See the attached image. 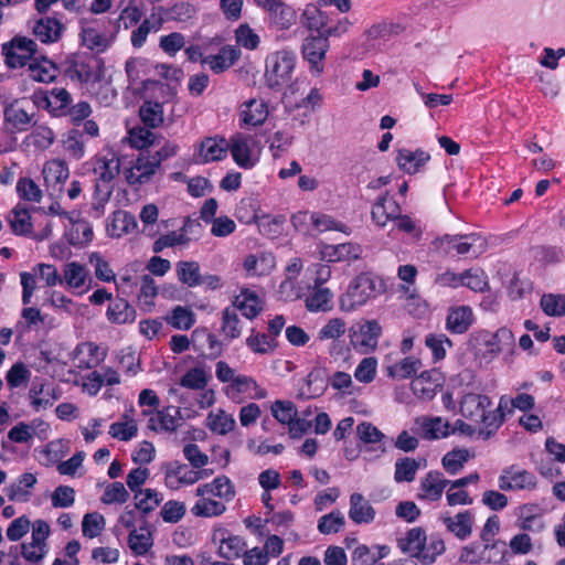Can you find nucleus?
<instances>
[{"label":"nucleus","instance_id":"obj_1","mask_svg":"<svg viewBox=\"0 0 565 565\" xmlns=\"http://www.w3.org/2000/svg\"><path fill=\"white\" fill-rule=\"evenodd\" d=\"M492 406L491 398L486 394L467 392L459 402L460 414L470 422L481 424L478 430V438L488 440L493 437L500 428L501 417L490 414Z\"/></svg>","mask_w":565,"mask_h":565},{"label":"nucleus","instance_id":"obj_2","mask_svg":"<svg viewBox=\"0 0 565 565\" xmlns=\"http://www.w3.org/2000/svg\"><path fill=\"white\" fill-rule=\"evenodd\" d=\"M385 286L381 279L371 274H360L349 285L340 298V309L351 312L364 306L377 295L384 292Z\"/></svg>","mask_w":565,"mask_h":565},{"label":"nucleus","instance_id":"obj_3","mask_svg":"<svg viewBox=\"0 0 565 565\" xmlns=\"http://www.w3.org/2000/svg\"><path fill=\"white\" fill-rule=\"evenodd\" d=\"M296 66V54L280 50L270 53L265 61V83L270 89L279 90L288 85Z\"/></svg>","mask_w":565,"mask_h":565},{"label":"nucleus","instance_id":"obj_4","mask_svg":"<svg viewBox=\"0 0 565 565\" xmlns=\"http://www.w3.org/2000/svg\"><path fill=\"white\" fill-rule=\"evenodd\" d=\"M66 76L78 83H96L104 76L103 60L93 54H74L64 63Z\"/></svg>","mask_w":565,"mask_h":565},{"label":"nucleus","instance_id":"obj_5","mask_svg":"<svg viewBox=\"0 0 565 565\" xmlns=\"http://www.w3.org/2000/svg\"><path fill=\"white\" fill-rule=\"evenodd\" d=\"M437 247L448 255H468L477 258L487 250V239L478 233L445 235L437 241Z\"/></svg>","mask_w":565,"mask_h":565},{"label":"nucleus","instance_id":"obj_6","mask_svg":"<svg viewBox=\"0 0 565 565\" xmlns=\"http://www.w3.org/2000/svg\"><path fill=\"white\" fill-rule=\"evenodd\" d=\"M3 107V121L11 130L25 131L35 115L34 107L25 98L9 99L0 95Z\"/></svg>","mask_w":565,"mask_h":565},{"label":"nucleus","instance_id":"obj_7","mask_svg":"<svg viewBox=\"0 0 565 565\" xmlns=\"http://www.w3.org/2000/svg\"><path fill=\"white\" fill-rule=\"evenodd\" d=\"M477 340L480 347L483 348L482 354L487 361H492L500 353H514V335L513 332L505 327L498 329L495 332L481 331L479 332Z\"/></svg>","mask_w":565,"mask_h":565},{"label":"nucleus","instance_id":"obj_8","mask_svg":"<svg viewBox=\"0 0 565 565\" xmlns=\"http://www.w3.org/2000/svg\"><path fill=\"white\" fill-rule=\"evenodd\" d=\"M382 328L376 320H365L349 330L350 343L361 354H369L377 347Z\"/></svg>","mask_w":565,"mask_h":565},{"label":"nucleus","instance_id":"obj_9","mask_svg":"<svg viewBox=\"0 0 565 565\" xmlns=\"http://www.w3.org/2000/svg\"><path fill=\"white\" fill-rule=\"evenodd\" d=\"M51 529L46 521L35 520L32 524L31 541L21 545V554L29 563L41 562L49 552L47 539Z\"/></svg>","mask_w":565,"mask_h":565},{"label":"nucleus","instance_id":"obj_10","mask_svg":"<svg viewBox=\"0 0 565 565\" xmlns=\"http://www.w3.org/2000/svg\"><path fill=\"white\" fill-rule=\"evenodd\" d=\"M329 50V41L323 35H309L301 45V53L305 61L309 63L312 75L320 76L324 70V57Z\"/></svg>","mask_w":565,"mask_h":565},{"label":"nucleus","instance_id":"obj_11","mask_svg":"<svg viewBox=\"0 0 565 565\" xmlns=\"http://www.w3.org/2000/svg\"><path fill=\"white\" fill-rule=\"evenodd\" d=\"M160 168L149 151L140 152L130 166L124 169L125 179L128 184L137 185L148 183Z\"/></svg>","mask_w":565,"mask_h":565},{"label":"nucleus","instance_id":"obj_12","mask_svg":"<svg viewBox=\"0 0 565 565\" xmlns=\"http://www.w3.org/2000/svg\"><path fill=\"white\" fill-rule=\"evenodd\" d=\"M164 483L171 490H178L184 486H191L205 477V471L189 469L184 463L172 461L162 466Z\"/></svg>","mask_w":565,"mask_h":565},{"label":"nucleus","instance_id":"obj_13","mask_svg":"<svg viewBox=\"0 0 565 565\" xmlns=\"http://www.w3.org/2000/svg\"><path fill=\"white\" fill-rule=\"evenodd\" d=\"M228 148L230 143L223 137H205L196 145L193 159L200 164L221 161L226 158Z\"/></svg>","mask_w":565,"mask_h":565},{"label":"nucleus","instance_id":"obj_14","mask_svg":"<svg viewBox=\"0 0 565 565\" xmlns=\"http://www.w3.org/2000/svg\"><path fill=\"white\" fill-rule=\"evenodd\" d=\"M35 51V42L28 38H14L9 45H3L6 63L10 68L28 66Z\"/></svg>","mask_w":565,"mask_h":565},{"label":"nucleus","instance_id":"obj_15","mask_svg":"<svg viewBox=\"0 0 565 565\" xmlns=\"http://www.w3.org/2000/svg\"><path fill=\"white\" fill-rule=\"evenodd\" d=\"M498 482L502 491L533 490L536 477L527 470L511 466L502 470Z\"/></svg>","mask_w":565,"mask_h":565},{"label":"nucleus","instance_id":"obj_16","mask_svg":"<svg viewBox=\"0 0 565 565\" xmlns=\"http://www.w3.org/2000/svg\"><path fill=\"white\" fill-rule=\"evenodd\" d=\"M142 415H151L148 427L154 431H175L182 422L181 411L177 406H167L154 414L143 411Z\"/></svg>","mask_w":565,"mask_h":565},{"label":"nucleus","instance_id":"obj_17","mask_svg":"<svg viewBox=\"0 0 565 565\" xmlns=\"http://www.w3.org/2000/svg\"><path fill=\"white\" fill-rule=\"evenodd\" d=\"M269 115L268 105L264 99L252 98L239 106L238 117L241 126H262Z\"/></svg>","mask_w":565,"mask_h":565},{"label":"nucleus","instance_id":"obj_18","mask_svg":"<svg viewBox=\"0 0 565 565\" xmlns=\"http://www.w3.org/2000/svg\"><path fill=\"white\" fill-rule=\"evenodd\" d=\"M426 534L420 527L409 530L406 536L398 542V546L404 553L422 559L424 564H431L434 556H429L428 551H424Z\"/></svg>","mask_w":565,"mask_h":565},{"label":"nucleus","instance_id":"obj_19","mask_svg":"<svg viewBox=\"0 0 565 565\" xmlns=\"http://www.w3.org/2000/svg\"><path fill=\"white\" fill-rule=\"evenodd\" d=\"M401 207L388 192L381 195L372 205V221L380 227H384L390 221L399 216Z\"/></svg>","mask_w":565,"mask_h":565},{"label":"nucleus","instance_id":"obj_20","mask_svg":"<svg viewBox=\"0 0 565 565\" xmlns=\"http://www.w3.org/2000/svg\"><path fill=\"white\" fill-rule=\"evenodd\" d=\"M250 142L252 139L243 135H236L228 141V151H231L233 160L243 169H250L257 162V157L253 154Z\"/></svg>","mask_w":565,"mask_h":565},{"label":"nucleus","instance_id":"obj_21","mask_svg":"<svg viewBox=\"0 0 565 565\" xmlns=\"http://www.w3.org/2000/svg\"><path fill=\"white\" fill-rule=\"evenodd\" d=\"M195 494L198 497L212 495L222 501L230 502L235 497V487L228 477L222 475L211 482L199 486Z\"/></svg>","mask_w":565,"mask_h":565},{"label":"nucleus","instance_id":"obj_22","mask_svg":"<svg viewBox=\"0 0 565 565\" xmlns=\"http://www.w3.org/2000/svg\"><path fill=\"white\" fill-rule=\"evenodd\" d=\"M239 57V49L233 45H224L217 54L205 56L202 64L207 65L215 74H221L232 67Z\"/></svg>","mask_w":565,"mask_h":565},{"label":"nucleus","instance_id":"obj_23","mask_svg":"<svg viewBox=\"0 0 565 565\" xmlns=\"http://www.w3.org/2000/svg\"><path fill=\"white\" fill-rule=\"evenodd\" d=\"M448 484L449 480L445 479L440 471L431 470L420 480L419 497L422 499L437 501L441 498Z\"/></svg>","mask_w":565,"mask_h":565},{"label":"nucleus","instance_id":"obj_24","mask_svg":"<svg viewBox=\"0 0 565 565\" xmlns=\"http://www.w3.org/2000/svg\"><path fill=\"white\" fill-rule=\"evenodd\" d=\"M376 515L375 509L361 493L350 495L349 518L355 524H370Z\"/></svg>","mask_w":565,"mask_h":565},{"label":"nucleus","instance_id":"obj_25","mask_svg":"<svg viewBox=\"0 0 565 565\" xmlns=\"http://www.w3.org/2000/svg\"><path fill=\"white\" fill-rule=\"evenodd\" d=\"M363 248L356 243H343L327 245L322 249V256L328 262H353L361 257Z\"/></svg>","mask_w":565,"mask_h":565},{"label":"nucleus","instance_id":"obj_26","mask_svg":"<svg viewBox=\"0 0 565 565\" xmlns=\"http://www.w3.org/2000/svg\"><path fill=\"white\" fill-rule=\"evenodd\" d=\"M430 156L424 150L401 149L396 156V163L401 170L414 174L429 161Z\"/></svg>","mask_w":565,"mask_h":565},{"label":"nucleus","instance_id":"obj_27","mask_svg":"<svg viewBox=\"0 0 565 565\" xmlns=\"http://www.w3.org/2000/svg\"><path fill=\"white\" fill-rule=\"evenodd\" d=\"M443 522L451 534L463 541L472 533L473 514L471 511L467 510L459 512L454 516H445L443 518Z\"/></svg>","mask_w":565,"mask_h":565},{"label":"nucleus","instance_id":"obj_28","mask_svg":"<svg viewBox=\"0 0 565 565\" xmlns=\"http://www.w3.org/2000/svg\"><path fill=\"white\" fill-rule=\"evenodd\" d=\"M322 6L309 3L302 11L301 22L310 31H316L318 35H323L330 22V17L321 10Z\"/></svg>","mask_w":565,"mask_h":565},{"label":"nucleus","instance_id":"obj_29","mask_svg":"<svg viewBox=\"0 0 565 565\" xmlns=\"http://www.w3.org/2000/svg\"><path fill=\"white\" fill-rule=\"evenodd\" d=\"M63 24L55 18H42L33 26V34L42 43H53L60 40Z\"/></svg>","mask_w":565,"mask_h":565},{"label":"nucleus","instance_id":"obj_30","mask_svg":"<svg viewBox=\"0 0 565 565\" xmlns=\"http://www.w3.org/2000/svg\"><path fill=\"white\" fill-rule=\"evenodd\" d=\"M68 221L71 225L65 232V237L71 245L82 246L93 239V227L87 221L74 218L73 215H71Z\"/></svg>","mask_w":565,"mask_h":565},{"label":"nucleus","instance_id":"obj_31","mask_svg":"<svg viewBox=\"0 0 565 565\" xmlns=\"http://www.w3.org/2000/svg\"><path fill=\"white\" fill-rule=\"evenodd\" d=\"M232 308L241 310L247 319H254L263 310V303L255 291L245 288L236 296Z\"/></svg>","mask_w":565,"mask_h":565},{"label":"nucleus","instance_id":"obj_32","mask_svg":"<svg viewBox=\"0 0 565 565\" xmlns=\"http://www.w3.org/2000/svg\"><path fill=\"white\" fill-rule=\"evenodd\" d=\"M29 397L31 399V406L36 412L47 409L53 405L54 401L57 399L54 388L44 382H34L29 391Z\"/></svg>","mask_w":565,"mask_h":565},{"label":"nucleus","instance_id":"obj_33","mask_svg":"<svg viewBox=\"0 0 565 565\" xmlns=\"http://www.w3.org/2000/svg\"><path fill=\"white\" fill-rule=\"evenodd\" d=\"M136 217L127 211L114 212L110 222L107 225V233L111 237H121L132 233L137 228Z\"/></svg>","mask_w":565,"mask_h":565},{"label":"nucleus","instance_id":"obj_34","mask_svg":"<svg viewBox=\"0 0 565 565\" xmlns=\"http://www.w3.org/2000/svg\"><path fill=\"white\" fill-rule=\"evenodd\" d=\"M36 483V477L26 472L18 480L6 488V493L11 501L26 502L31 497V489Z\"/></svg>","mask_w":565,"mask_h":565},{"label":"nucleus","instance_id":"obj_35","mask_svg":"<svg viewBox=\"0 0 565 565\" xmlns=\"http://www.w3.org/2000/svg\"><path fill=\"white\" fill-rule=\"evenodd\" d=\"M472 323V311L467 306L452 308L446 319V328L451 333L462 334Z\"/></svg>","mask_w":565,"mask_h":565},{"label":"nucleus","instance_id":"obj_36","mask_svg":"<svg viewBox=\"0 0 565 565\" xmlns=\"http://www.w3.org/2000/svg\"><path fill=\"white\" fill-rule=\"evenodd\" d=\"M8 222L12 232L19 236H29L32 233L30 211L21 204L15 205L8 215Z\"/></svg>","mask_w":565,"mask_h":565},{"label":"nucleus","instance_id":"obj_37","mask_svg":"<svg viewBox=\"0 0 565 565\" xmlns=\"http://www.w3.org/2000/svg\"><path fill=\"white\" fill-rule=\"evenodd\" d=\"M107 318L113 323H130L136 319V310L126 299L117 298L108 306Z\"/></svg>","mask_w":565,"mask_h":565},{"label":"nucleus","instance_id":"obj_38","mask_svg":"<svg viewBox=\"0 0 565 565\" xmlns=\"http://www.w3.org/2000/svg\"><path fill=\"white\" fill-rule=\"evenodd\" d=\"M26 71L29 77L40 83H50L57 74L55 64L46 58L30 61Z\"/></svg>","mask_w":565,"mask_h":565},{"label":"nucleus","instance_id":"obj_39","mask_svg":"<svg viewBox=\"0 0 565 565\" xmlns=\"http://www.w3.org/2000/svg\"><path fill=\"white\" fill-rule=\"evenodd\" d=\"M94 171L98 175L97 179L111 183L120 172V160L115 153H111L110 157L104 156L97 158L94 164Z\"/></svg>","mask_w":565,"mask_h":565},{"label":"nucleus","instance_id":"obj_40","mask_svg":"<svg viewBox=\"0 0 565 565\" xmlns=\"http://www.w3.org/2000/svg\"><path fill=\"white\" fill-rule=\"evenodd\" d=\"M243 267L249 277L264 276L274 268V257L264 254L248 255L244 260Z\"/></svg>","mask_w":565,"mask_h":565},{"label":"nucleus","instance_id":"obj_41","mask_svg":"<svg viewBox=\"0 0 565 565\" xmlns=\"http://www.w3.org/2000/svg\"><path fill=\"white\" fill-rule=\"evenodd\" d=\"M128 545L136 555H145L153 545V539L147 526L132 529L128 536Z\"/></svg>","mask_w":565,"mask_h":565},{"label":"nucleus","instance_id":"obj_42","mask_svg":"<svg viewBox=\"0 0 565 565\" xmlns=\"http://www.w3.org/2000/svg\"><path fill=\"white\" fill-rule=\"evenodd\" d=\"M270 23L275 25L278 30H288L291 25L296 23L297 13L290 6L280 1L274 9L269 12Z\"/></svg>","mask_w":565,"mask_h":565},{"label":"nucleus","instance_id":"obj_43","mask_svg":"<svg viewBox=\"0 0 565 565\" xmlns=\"http://www.w3.org/2000/svg\"><path fill=\"white\" fill-rule=\"evenodd\" d=\"M44 102L50 113L61 116L71 103V95L65 88L54 87L45 94Z\"/></svg>","mask_w":565,"mask_h":565},{"label":"nucleus","instance_id":"obj_44","mask_svg":"<svg viewBox=\"0 0 565 565\" xmlns=\"http://www.w3.org/2000/svg\"><path fill=\"white\" fill-rule=\"evenodd\" d=\"M81 40L84 46L97 53L105 52L110 45L109 39L93 25L82 29Z\"/></svg>","mask_w":565,"mask_h":565},{"label":"nucleus","instance_id":"obj_45","mask_svg":"<svg viewBox=\"0 0 565 565\" xmlns=\"http://www.w3.org/2000/svg\"><path fill=\"white\" fill-rule=\"evenodd\" d=\"M420 367V360L414 356H407L392 365H388L386 367V373L390 377L405 380L416 374Z\"/></svg>","mask_w":565,"mask_h":565},{"label":"nucleus","instance_id":"obj_46","mask_svg":"<svg viewBox=\"0 0 565 565\" xmlns=\"http://www.w3.org/2000/svg\"><path fill=\"white\" fill-rule=\"evenodd\" d=\"M333 294L329 288L316 286L311 295L306 298V307L311 312L329 311L332 308Z\"/></svg>","mask_w":565,"mask_h":565},{"label":"nucleus","instance_id":"obj_47","mask_svg":"<svg viewBox=\"0 0 565 565\" xmlns=\"http://www.w3.org/2000/svg\"><path fill=\"white\" fill-rule=\"evenodd\" d=\"M422 460L404 457L395 461L394 480L396 483L412 482L420 468Z\"/></svg>","mask_w":565,"mask_h":565},{"label":"nucleus","instance_id":"obj_48","mask_svg":"<svg viewBox=\"0 0 565 565\" xmlns=\"http://www.w3.org/2000/svg\"><path fill=\"white\" fill-rule=\"evenodd\" d=\"M201 499L195 502L191 508L192 514L202 518H213L223 514L226 510L222 500H215L209 495L200 497Z\"/></svg>","mask_w":565,"mask_h":565},{"label":"nucleus","instance_id":"obj_49","mask_svg":"<svg viewBox=\"0 0 565 565\" xmlns=\"http://www.w3.org/2000/svg\"><path fill=\"white\" fill-rule=\"evenodd\" d=\"M236 422L234 417L223 409L211 412L206 417V426L213 433L225 435L234 429Z\"/></svg>","mask_w":565,"mask_h":565},{"label":"nucleus","instance_id":"obj_50","mask_svg":"<svg viewBox=\"0 0 565 565\" xmlns=\"http://www.w3.org/2000/svg\"><path fill=\"white\" fill-rule=\"evenodd\" d=\"M178 279L188 287L201 286L200 265L194 260L179 262L175 265Z\"/></svg>","mask_w":565,"mask_h":565},{"label":"nucleus","instance_id":"obj_51","mask_svg":"<svg viewBox=\"0 0 565 565\" xmlns=\"http://www.w3.org/2000/svg\"><path fill=\"white\" fill-rule=\"evenodd\" d=\"M245 547L246 543L243 537L237 535L223 536L220 541L217 554L230 561L239 557Z\"/></svg>","mask_w":565,"mask_h":565},{"label":"nucleus","instance_id":"obj_52","mask_svg":"<svg viewBox=\"0 0 565 565\" xmlns=\"http://www.w3.org/2000/svg\"><path fill=\"white\" fill-rule=\"evenodd\" d=\"M158 295V287L150 275H143L140 278V291L138 294L139 306L150 311L154 306V298Z\"/></svg>","mask_w":565,"mask_h":565},{"label":"nucleus","instance_id":"obj_53","mask_svg":"<svg viewBox=\"0 0 565 565\" xmlns=\"http://www.w3.org/2000/svg\"><path fill=\"white\" fill-rule=\"evenodd\" d=\"M139 115L142 122L150 128L159 127L163 122V108L158 102H143Z\"/></svg>","mask_w":565,"mask_h":565},{"label":"nucleus","instance_id":"obj_54","mask_svg":"<svg viewBox=\"0 0 565 565\" xmlns=\"http://www.w3.org/2000/svg\"><path fill=\"white\" fill-rule=\"evenodd\" d=\"M471 458L470 451L468 449H454L448 451L441 460L444 469L455 476L457 475L465 466V463Z\"/></svg>","mask_w":565,"mask_h":565},{"label":"nucleus","instance_id":"obj_55","mask_svg":"<svg viewBox=\"0 0 565 565\" xmlns=\"http://www.w3.org/2000/svg\"><path fill=\"white\" fill-rule=\"evenodd\" d=\"M273 417L282 425H289L298 416L294 402L277 399L270 406Z\"/></svg>","mask_w":565,"mask_h":565},{"label":"nucleus","instance_id":"obj_56","mask_svg":"<svg viewBox=\"0 0 565 565\" xmlns=\"http://www.w3.org/2000/svg\"><path fill=\"white\" fill-rule=\"evenodd\" d=\"M136 508L145 514L156 510L163 500L160 492L154 489H145L135 494Z\"/></svg>","mask_w":565,"mask_h":565},{"label":"nucleus","instance_id":"obj_57","mask_svg":"<svg viewBox=\"0 0 565 565\" xmlns=\"http://www.w3.org/2000/svg\"><path fill=\"white\" fill-rule=\"evenodd\" d=\"M345 525V518L339 510H334L322 515L318 521V531L321 534L329 535L340 532Z\"/></svg>","mask_w":565,"mask_h":565},{"label":"nucleus","instance_id":"obj_58","mask_svg":"<svg viewBox=\"0 0 565 565\" xmlns=\"http://www.w3.org/2000/svg\"><path fill=\"white\" fill-rule=\"evenodd\" d=\"M426 439H439L449 435V423L441 417L425 418L422 424Z\"/></svg>","mask_w":565,"mask_h":565},{"label":"nucleus","instance_id":"obj_59","mask_svg":"<svg viewBox=\"0 0 565 565\" xmlns=\"http://www.w3.org/2000/svg\"><path fill=\"white\" fill-rule=\"evenodd\" d=\"M86 269L76 262L67 263L63 269V282L70 288H81L86 281Z\"/></svg>","mask_w":565,"mask_h":565},{"label":"nucleus","instance_id":"obj_60","mask_svg":"<svg viewBox=\"0 0 565 565\" xmlns=\"http://www.w3.org/2000/svg\"><path fill=\"white\" fill-rule=\"evenodd\" d=\"M222 332L228 340L236 339L242 333V326L235 308L226 307L222 312Z\"/></svg>","mask_w":565,"mask_h":565},{"label":"nucleus","instance_id":"obj_61","mask_svg":"<svg viewBox=\"0 0 565 565\" xmlns=\"http://www.w3.org/2000/svg\"><path fill=\"white\" fill-rule=\"evenodd\" d=\"M122 417L125 418V422H117L110 425L109 435L113 438L128 441L137 435L138 427L136 422L127 414H125Z\"/></svg>","mask_w":565,"mask_h":565},{"label":"nucleus","instance_id":"obj_62","mask_svg":"<svg viewBox=\"0 0 565 565\" xmlns=\"http://www.w3.org/2000/svg\"><path fill=\"white\" fill-rule=\"evenodd\" d=\"M43 174L47 184H57L64 182L68 178L70 170L65 162L61 160H52L44 166Z\"/></svg>","mask_w":565,"mask_h":565},{"label":"nucleus","instance_id":"obj_63","mask_svg":"<svg viewBox=\"0 0 565 565\" xmlns=\"http://www.w3.org/2000/svg\"><path fill=\"white\" fill-rule=\"evenodd\" d=\"M28 140L29 145H32L36 149L45 150L53 145L55 140V134L50 127L39 125L28 136Z\"/></svg>","mask_w":565,"mask_h":565},{"label":"nucleus","instance_id":"obj_64","mask_svg":"<svg viewBox=\"0 0 565 565\" xmlns=\"http://www.w3.org/2000/svg\"><path fill=\"white\" fill-rule=\"evenodd\" d=\"M541 308L545 315L551 317H562L565 315V296L544 295L540 301Z\"/></svg>","mask_w":565,"mask_h":565}]
</instances>
